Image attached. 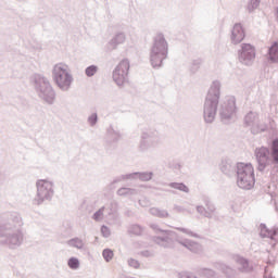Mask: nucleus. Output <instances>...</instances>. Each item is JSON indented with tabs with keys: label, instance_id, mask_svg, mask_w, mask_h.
<instances>
[{
	"label": "nucleus",
	"instance_id": "f257e3e1",
	"mask_svg": "<svg viewBox=\"0 0 278 278\" xmlns=\"http://www.w3.org/2000/svg\"><path fill=\"white\" fill-rule=\"evenodd\" d=\"M238 186L243 190H250L255 185V174L253 165L239 163L237 165Z\"/></svg>",
	"mask_w": 278,
	"mask_h": 278
},
{
	"label": "nucleus",
	"instance_id": "f03ea898",
	"mask_svg": "<svg viewBox=\"0 0 278 278\" xmlns=\"http://www.w3.org/2000/svg\"><path fill=\"white\" fill-rule=\"evenodd\" d=\"M53 79L59 88H68L71 81H73V77L68 73V65L63 63L56 64L53 70Z\"/></svg>",
	"mask_w": 278,
	"mask_h": 278
},
{
	"label": "nucleus",
	"instance_id": "7ed1b4c3",
	"mask_svg": "<svg viewBox=\"0 0 278 278\" xmlns=\"http://www.w3.org/2000/svg\"><path fill=\"white\" fill-rule=\"evenodd\" d=\"M168 53V45L162 35H159L155 39L154 46L152 48V64H154L155 60H157L159 64H162V60Z\"/></svg>",
	"mask_w": 278,
	"mask_h": 278
},
{
	"label": "nucleus",
	"instance_id": "20e7f679",
	"mask_svg": "<svg viewBox=\"0 0 278 278\" xmlns=\"http://www.w3.org/2000/svg\"><path fill=\"white\" fill-rule=\"evenodd\" d=\"M127 75H129V61L123 60L113 72V79L117 86H125L127 84Z\"/></svg>",
	"mask_w": 278,
	"mask_h": 278
},
{
	"label": "nucleus",
	"instance_id": "39448f33",
	"mask_svg": "<svg viewBox=\"0 0 278 278\" xmlns=\"http://www.w3.org/2000/svg\"><path fill=\"white\" fill-rule=\"evenodd\" d=\"M53 186L51 182L46 180H39L37 184V190H38V197L41 201H45V199H49L51 194H53L52 190Z\"/></svg>",
	"mask_w": 278,
	"mask_h": 278
},
{
	"label": "nucleus",
	"instance_id": "423d86ee",
	"mask_svg": "<svg viewBox=\"0 0 278 278\" xmlns=\"http://www.w3.org/2000/svg\"><path fill=\"white\" fill-rule=\"evenodd\" d=\"M231 40L235 45L244 40V28L240 24H236L232 28Z\"/></svg>",
	"mask_w": 278,
	"mask_h": 278
},
{
	"label": "nucleus",
	"instance_id": "0eeeda50",
	"mask_svg": "<svg viewBox=\"0 0 278 278\" xmlns=\"http://www.w3.org/2000/svg\"><path fill=\"white\" fill-rule=\"evenodd\" d=\"M268 155H270V152L266 148H261L256 150V157L258 160L260 166L264 168L266 164H268Z\"/></svg>",
	"mask_w": 278,
	"mask_h": 278
},
{
	"label": "nucleus",
	"instance_id": "6e6552de",
	"mask_svg": "<svg viewBox=\"0 0 278 278\" xmlns=\"http://www.w3.org/2000/svg\"><path fill=\"white\" fill-rule=\"evenodd\" d=\"M241 55L242 58H247V60H252V58H255V49H253L251 45H245L243 47Z\"/></svg>",
	"mask_w": 278,
	"mask_h": 278
},
{
	"label": "nucleus",
	"instance_id": "1a4fd4ad",
	"mask_svg": "<svg viewBox=\"0 0 278 278\" xmlns=\"http://www.w3.org/2000/svg\"><path fill=\"white\" fill-rule=\"evenodd\" d=\"M269 58L271 62H278V42H274V45L270 47Z\"/></svg>",
	"mask_w": 278,
	"mask_h": 278
},
{
	"label": "nucleus",
	"instance_id": "9d476101",
	"mask_svg": "<svg viewBox=\"0 0 278 278\" xmlns=\"http://www.w3.org/2000/svg\"><path fill=\"white\" fill-rule=\"evenodd\" d=\"M67 264L70 268H72L73 270H76V268H79V260L75 257L70 258Z\"/></svg>",
	"mask_w": 278,
	"mask_h": 278
},
{
	"label": "nucleus",
	"instance_id": "9b49d317",
	"mask_svg": "<svg viewBox=\"0 0 278 278\" xmlns=\"http://www.w3.org/2000/svg\"><path fill=\"white\" fill-rule=\"evenodd\" d=\"M273 157L275 162H278V140H274L273 142Z\"/></svg>",
	"mask_w": 278,
	"mask_h": 278
},
{
	"label": "nucleus",
	"instance_id": "f8f14e48",
	"mask_svg": "<svg viewBox=\"0 0 278 278\" xmlns=\"http://www.w3.org/2000/svg\"><path fill=\"white\" fill-rule=\"evenodd\" d=\"M70 244L72 247H75L76 249H84V242L79 239H74V240L70 241Z\"/></svg>",
	"mask_w": 278,
	"mask_h": 278
},
{
	"label": "nucleus",
	"instance_id": "ddd939ff",
	"mask_svg": "<svg viewBox=\"0 0 278 278\" xmlns=\"http://www.w3.org/2000/svg\"><path fill=\"white\" fill-rule=\"evenodd\" d=\"M102 255L106 262H110V260H112V257H114V252H112V250L106 249L103 251Z\"/></svg>",
	"mask_w": 278,
	"mask_h": 278
},
{
	"label": "nucleus",
	"instance_id": "4468645a",
	"mask_svg": "<svg viewBox=\"0 0 278 278\" xmlns=\"http://www.w3.org/2000/svg\"><path fill=\"white\" fill-rule=\"evenodd\" d=\"M94 73H97V66L92 65V66L87 67L86 75L88 77H92V75H94Z\"/></svg>",
	"mask_w": 278,
	"mask_h": 278
},
{
	"label": "nucleus",
	"instance_id": "2eb2a0df",
	"mask_svg": "<svg viewBox=\"0 0 278 278\" xmlns=\"http://www.w3.org/2000/svg\"><path fill=\"white\" fill-rule=\"evenodd\" d=\"M94 220H101V218H103V210L98 211L94 215H93Z\"/></svg>",
	"mask_w": 278,
	"mask_h": 278
},
{
	"label": "nucleus",
	"instance_id": "dca6fc26",
	"mask_svg": "<svg viewBox=\"0 0 278 278\" xmlns=\"http://www.w3.org/2000/svg\"><path fill=\"white\" fill-rule=\"evenodd\" d=\"M89 123H91V125H94V123H97V114H93L89 117Z\"/></svg>",
	"mask_w": 278,
	"mask_h": 278
},
{
	"label": "nucleus",
	"instance_id": "f3484780",
	"mask_svg": "<svg viewBox=\"0 0 278 278\" xmlns=\"http://www.w3.org/2000/svg\"><path fill=\"white\" fill-rule=\"evenodd\" d=\"M101 231L104 236H110V230L108 229V227L103 226Z\"/></svg>",
	"mask_w": 278,
	"mask_h": 278
},
{
	"label": "nucleus",
	"instance_id": "a211bd4d",
	"mask_svg": "<svg viewBox=\"0 0 278 278\" xmlns=\"http://www.w3.org/2000/svg\"><path fill=\"white\" fill-rule=\"evenodd\" d=\"M125 40V36L123 34L117 36V42H123Z\"/></svg>",
	"mask_w": 278,
	"mask_h": 278
},
{
	"label": "nucleus",
	"instance_id": "6ab92c4d",
	"mask_svg": "<svg viewBox=\"0 0 278 278\" xmlns=\"http://www.w3.org/2000/svg\"><path fill=\"white\" fill-rule=\"evenodd\" d=\"M208 121H213L214 119V114H211V115H208Z\"/></svg>",
	"mask_w": 278,
	"mask_h": 278
},
{
	"label": "nucleus",
	"instance_id": "aec40b11",
	"mask_svg": "<svg viewBox=\"0 0 278 278\" xmlns=\"http://www.w3.org/2000/svg\"><path fill=\"white\" fill-rule=\"evenodd\" d=\"M184 190H186V186H184Z\"/></svg>",
	"mask_w": 278,
	"mask_h": 278
}]
</instances>
